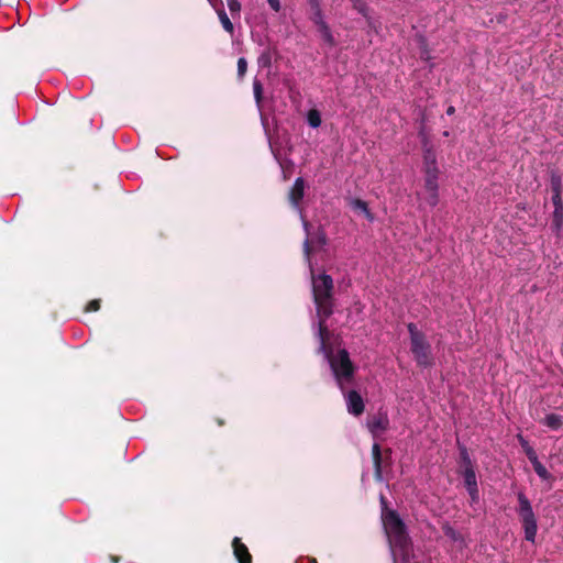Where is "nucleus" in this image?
Returning a JSON list of instances; mask_svg holds the SVG:
<instances>
[{"mask_svg": "<svg viewBox=\"0 0 563 563\" xmlns=\"http://www.w3.org/2000/svg\"><path fill=\"white\" fill-rule=\"evenodd\" d=\"M380 503L385 507L384 496L380 497ZM382 520L391 548L394 563H408L409 542L402 520L394 510L386 508H383Z\"/></svg>", "mask_w": 563, "mask_h": 563, "instance_id": "1", "label": "nucleus"}, {"mask_svg": "<svg viewBox=\"0 0 563 563\" xmlns=\"http://www.w3.org/2000/svg\"><path fill=\"white\" fill-rule=\"evenodd\" d=\"M311 283L314 303L317 306V313L319 323L323 325V319L332 313L331 297L333 290V280L330 275L321 273L314 275L312 263H310Z\"/></svg>", "mask_w": 563, "mask_h": 563, "instance_id": "2", "label": "nucleus"}, {"mask_svg": "<svg viewBox=\"0 0 563 563\" xmlns=\"http://www.w3.org/2000/svg\"><path fill=\"white\" fill-rule=\"evenodd\" d=\"M320 350L327 354L333 375L342 387L344 383L351 380L354 366L350 360V355L345 350H339L336 353L329 354L327 351L328 332L327 329L320 323L319 330Z\"/></svg>", "mask_w": 563, "mask_h": 563, "instance_id": "3", "label": "nucleus"}, {"mask_svg": "<svg viewBox=\"0 0 563 563\" xmlns=\"http://www.w3.org/2000/svg\"><path fill=\"white\" fill-rule=\"evenodd\" d=\"M439 167L435 154L428 150L423 155V192L422 199L430 207H435L439 202Z\"/></svg>", "mask_w": 563, "mask_h": 563, "instance_id": "4", "label": "nucleus"}, {"mask_svg": "<svg viewBox=\"0 0 563 563\" xmlns=\"http://www.w3.org/2000/svg\"><path fill=\"white\" fill-rule=\"evenodd\" d=\"M408 330L410 333L411 352L416 362L420 366H430L432 364L430 344L415 324L410 323Z\"/></svg>", "mask_w": 563, "mask_h": 563, "instance_id": "5", "label": "nucleus"}, {"mask_svg": "<svg viewBox=\"0 0 563 563\" xmlns=\"http://www.w3.org/2000/svg\"><path fill=\"white\" fill-rule=\"evenodd\" d=\"M518 512L522 521L525 537L528 541L534 542L538 531L537 519L529 499L523 494H518Z\"/></svg>", "mask_w": 563, "mask_h": 563, "instance_id": "6", "label": "nucleus"}, {"mask_svg": "<svg viewBox=\"0 0 563 563\" xmlns=\"http://www.w3.org/2000/svg\"><path fill=\"white\" fill-rule=\"evenodd\" d=\"M464 464H463V477L464 483L466 486V489L472 498L473 501H476L478 499V489H477V481L475 471L472 466V463L465 453L463 455Z\"/></svg>", "mask_w": 563, "mask_h": 563, "instance_id": "7", "label": "nucleus"}, {"mask_svg": "<svg viewBox=\"0 0 563 563\" xmlns=\"http://www.w3.org/2000/svg\"><path fill=\"white\" fill-rule=\"evenodd\" d=\"M367 427L374 437H379L389 427L388 417L386 415L375 416L367 422Z\"/></svg>", "mask_w": 563, "mask_h": 563, "instance_id": "8", "label": "nucleus"}, {"mask_svg": "<svg viewBox=\"0 0 563 563\" xmlns=\"http://www.w3.org/2000/svg\"><path fill=\"white\" fill-rule=\"evenodd\" d=\"M347 411L354 416H360L364 411V402L358 393L352 390L345 396Z\"/></svg>", "mask_w": 563, "mask_h": 563, "instance_id": "9", "label": "nucleus"}, {"mask_svg": "<svg viewBox=\"0 0 563 563\" xmlns=\"http://www.w3.org/2000/svg\"><path fill=\"white\" fill-rule=\"evenodd\" d=\"M305 195V181L302 178H297L289 191V200L294 207H298L299 202Z\"/></svg>", "mask_w": 563, "mask_h": 563, "instance_id": "10", "label": "nucleus"}, {"mask_svg": "<svg viewBox=\"0 0 563 563\" xmlns=\"http://www.w3.org/2000/svg\"><path fill=\"white\" fill-rule=\"evenodd\" d=\"M325 243H327V240H325L324 234H322V233H319L318 235H316L313 239H311V241L307 240L305 242V254H306V257H307L309 264L311 263V249L321 250V249H323Z\"/></svg>", "mask_w": 563, "mask_h": 563, "instance_id": "11", "label": "nucleus"}, {"mask_svg": "<svg viewBox=\"0 0 563 563\" xmlns=\"http://www.w3.org/2000/svg\"><path fill=\"white\" fill-rule=\"evenodd\" d=\"M233 552L239 563H252L247 548L241 543L239 538L233 540Z\"/></svg>", "mask_w": 563, "mask_h": 563, "instance_id": "12", "label": "nucleus"}, {"mask_svg": "<svg viewBox=\"0 0 563 563\" xmlns=\"http://www.w3.org/2000/svg\"><path fill=\"white\" fill-rule=\"evenodd\" d=\"M314 23L318 27V32L320 33L321 37L332 44L333 43V37H332V34H331V31L328 26V24L325 23L323 16L321 15L320 11H318L316 14H314Z\"/></svg>", "mask_w": 563, "mask_h": 563, "instance_id": "13", "label": "nucleus"}, {"mask_svg": "<svg viewBox=\"0 0 563 563\" xmlns=\"http://www.w3.org/2000/svg\"><path fill=\"white\" fill-rule=\"evenodd\" d=\"M350 206L354 211L364 214L369 221L374 220V217L368 210L367 203L365 201L361 199H353L351 200Z\"/></svg>", "mask_w": 563, "mask_h": 563, "instance_id": "14", "label": "nucleus"}, {"mask_svg": "<svg viewBox=\"0 0 563 563\" xmlns=\"http://www.w3.org/2000/svg\"><path fill=\"white\" fill-rule=\"evenodd\" d=\"M372 454H373V460H374V465H375V476L378 481H382V470H380L382 456H380V448L377 443H374V445L372 448Z\"/></svg>", "mask_w": 563, "mask_h": 563, "instance_id": "15", "label": "nucleus"}, {"mask_svg": "<svg viewBox=\"0 0 563 563\" xmlns=\"http://www.w3.org/2000/svg\"><path fill=\"white\" fill-rule=\"evenodd\" d=\"M543 423L553 430H558L562 427L563 421H562L561 416L555 415V413H550L544 417Z\"/></svg>", "mask_w": 563, "mask_h": 563, "instance_id": "16", "label": "nucleus"}, {"mask_svg": "<svg viewBox=\"0 0 563 563\" xmlns=\"http://www.w3.org/2000/svg\"><path fill=\"white\" fill-rule=\"evenodd\" d=\"M533 465V468L538 476L542 478L543 481L551 479V474L548 472V470L540 463V461L537 459L531 462Z\"/></svg>", "mask_w": 563, "mask_h": 563, "instance_id": "17", "label": "nucleus"}, {"mask_svg": "<svg viewBox=\"0 0 563 563\" xmlns=\"http://www.w3.org/2000/svg\"><path fill=\"white\" fill-rule=\"evenodd\" d=\"M307 120L310 126L318 128L321 124V115L318 110H310L307 114Z\"/></svg>", "mask_w": 563, "mask_h": 563, "instance_id": "18", "label": "nucleus"}, {"mask_svg": "<svg viewBox=\"0 0 563 563\" xmlns=\"http://www.w3.org/2000/svg\"><path fill=\"white\" fill-rule=\"evenodd\" d=\"M218 15L223 29L229 33H233L234 27L227 13L224 11H219Z\"/></svg>", "mask_w": 563, "mask_h": 563, "instance_id": "19", "label": "nucleus"}, {"mask_svg": "<svg viewBox=\"0 0 563 563\" xmlns=\"http://www.w3.org/2000/svg\"><path fill=\"white\" fill-rule=\"evenodd\" d=\"M519 441H520V444L521 446L523 448L528 459L530 460V462L534 461L538 459L534 450L529 445L528 441L525 440L522 437L519 435Z\"/></svg>", "mask_w": 563, "mask_h": 563, "instance_id": "20", "label": "nucleus"}, {"mask_svg": "<svg viewBox=\"0 0 563 563\" xmlns=\"http://www.w3.org/2000/svg\"><path fill=\"white\" fill-rule=\"evenodd\" d=\"M246 68H247V63H246L245 58H243V57L239 58V60H238V75L240 77H243L245 75Z\"/></svg>", "mask_w": 563, "mask_h": 563, "instance_id": "21", "label": "nucleus"}, {"mask_svg": "<svg viewBox=\"0 0 563 563\" xmlns=\"http://www.w3.org/2000/svg\"><path fill=\"white\" fill-rule=\"evenodd\" d=\"M553 216H554L555 225L558 228H561L562 223H563V209L555 208Z\"/></svg>", "mask_w": 563, "mask_h": 563, "instance_id": "22", "label": "nucleus"}, {"mask_svg": "<svg viewBox=\"0 0 563 563\" xmlns=\"http://www.w3.org/2000/svg\"><path fill=\"white\" fill-rule=\"evenodd\" d=\"M445 536L454 541H462V537L451 527L445 528Z\"/></svg>", "mask_w": 563, "mask_h": 563, "instance_id": "23", "label": "nucleus"}, {"mask_svg": "<svg viewBox=\"0 0 563 563\" xmlns=\"http://www.w3.org/2000/svg\"><path fill=\"white\" fill-rule=\"evenodd\" d=\"M253 89H254V96H255L256 102L260 103V101L262 99V85H261V82L255 80L253 82Z\"/></svg>", "mask_w": 563, "mask_h": 563, "instance_id": "24", "label": "nucleus"}, {"mask_svg": "<svg viewBox=\"0 0 563 563\" xmlns=\"http://www.w3.org/2000/svg\"><path fill=\"white\" fill-rule=\"evenodd\" d=\"M228 7L232 12H239L241 9L239 0H228Z\"/></svg>", "mask_w": 563, "mask_h": 563, "instance_id": "25", "label": "nucleus"}, {"mask_svg": "<svg viewBox=\"0 0 563 563\" xmlns=\"http://www.w3.org/2000/svg\"><path fill=\"white\" fill-rule=\"evenodd\" d=\"M99 308H100V302H99V300H97V299H96V300H91V301L87 305V307H86V311H88V312H91V311H98V310H99Z\"/></svg>", "mask_w": 563, "mask_h": 563, "instance_id": "26", "label": "nucleus"}, {"mask_svg": "<svg viewBox=\"0 0 563 563\" xmlns=\"http://www.w3.org/2000/svg\"><path fill=\"white\" fill-rule=\"evenodd\" d=\"M553 203H554L555 208L563 209V203H562V199H561L560 192H556L553 196Z\"/></svg>", "mask_w": 563, "mask_h": 563, "instance_id": "27", "label": "nucleus"}, {"mask_svg": "<svg viewBox=\"0 0 563 563\" xmlns=\"http://www.w3.org/2000/svg\"><path fill=\"white\" fill-rule=\"evenodd\" d=\"M268 3L271 5V8L274 10V11H279L280 9V2L279 0H268Z\"/></svg>", "mask_w": 563, "mask_h": 563, "instance_id": "28", "label": "nucleus"}, {"mask_svg": "<svg viewBox=\"0 0 563 563\" xmlns=\"http://www.w3.org/2000/svg\"><path fill=\"white\" fill-rule=\"evenodd\" d=\"M355 8H356L361 13H363L364 15H366L367 10H366V7H365L363 3H355Z\"/></svg>", "mask_w": 563, "mask_h": 563, "instance_id": "29", "label": "nucleus"}, {"mask_svg": "<svg viewBox=\"0 0 563 563\" xmlns=\"http://www.w3.org/2000/svg\"><path fill=\"white\" fill-rule=\"evenodd\" d=\"M446 113H448L449 115L453 114V113H454V108H453V107H450V108L448 109Z\"/></svg>", "mask_w": 563, "mask_h": 563, "instance_id": "30", "label": "nucleus"}]
</instances>
